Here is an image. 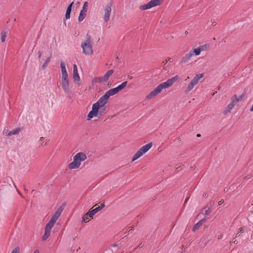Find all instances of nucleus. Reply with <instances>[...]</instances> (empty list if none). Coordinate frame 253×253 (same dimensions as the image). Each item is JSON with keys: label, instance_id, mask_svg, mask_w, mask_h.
Returning <instances> with one entry per match:
<instances>
[{"label": "nucleus", "instance_id": "7c9ffc66", "mask_svg": "<svg viewBox=\"0 0 253 253\" xmlns=\"http://www.w3.org/2000/svg\"><path fill=\"white\" fill-rule=\"evenodd\" d=\"M11 253H20V249L19 247H16L13 249Z\"/></svg>", "mask_w": 253, "mask_h": 253}, {"label": "nucleus", "instance_id": "8fccbe9b", "mask_svg": "<svg viewBox=\"0 0 253 253\" xmlns=\"http://www.w3.org/2000/svg\"><path fill=\"white\" fill-rule=\"evenodd\" d=\"M131 231H132V229H130V230L128 231V233H130V232H131Z\"/></svg>", "mask_w": 253, "mask_h": 253}, {"label": "nucleus", "instance_id": "0eeeda50", "mask_svg": "<svg viewBox=\"0 0 253 253\" xmlns=\"http://www.w3.org/2000/svg\"><path fill=\"white\" fill-rule=\"evenodd\" d=\"M204 77L203 74H197L191 80L185 89V92L188 93L192 90L194 86L199 83L200 80Z\"/></svg>", "mask_w": 253, "mask_h": 253}, {"label": "nucleus", "instance_id": "9d476101", "mask_svg": "<svg viewBox=\"0 0 253 253\" xmlns=\"http://www.w3.org/2000/svg\"><path fill=\"white\" fill-rule=\"evenodd\" d=\"M127 84V81H125L123 82L121 84L118 85L117 87L112 88L108 90L105 92V94L107 95L109 97L113 96L115 94H117L120 91L124 89L126 85Z\"/></svg>", "mask_w": 253, "mask_h": 253}, {"label": "nucleus", "instance_id": "6ab92c4d", "mask_svg": "<svg viewBox=\"0 0 253 253\" xmlns=\"http://www.w3.org/2000/svg\"><path fill=\"white\" fill-rule=\"evenodd\" d=\"M20 130H21V128H16L15 129H13L11 131H9L7 135L8 136H11L12 135L17 134H18L19 133Z\"/></svg>", "mask_w": 253, "mask_h": 253}, {"label": "nucleus", "instance_id": "cd10ccee", "mask_svg": "<svg viewBox=\"0 0 253 253\" xmlns=\"http://www.w3.org/2000/svg\"><path fill=\"white\" fill-rule=\"evenodd\" d=\"M87 214H88L89 217L90 218H92L93 216L95 214V212L93 211L91 209L87 212Z\"/></svg>", "mask_w": 253, "mask_h": 253}, {"label": "nucleus", "instance_id": "e433bc0d", "mask_svg": "<svg viewBox=\"0 0 253 253\" xmlns=\"http://www.w3.org/2000/svg\"><path fill=\"white\" fill-rule=\"evenodd\" d=\"M38 54H39L38 57H39V58H40L42 56V52L40 51H39Z\"/></svg>", "mask_w": 253, "mask_h": 253}, {"label": "nucleus", "instance_id": "20e7f679", "mask_svg": "<svg viewBox=\"0 0 253 253\" xmlns=\"http://www.w3.org/2000/svg\"><path fill=\"white\" fill-rule=\"evenodd\" d=\"M86 159V156L83 152H79L76 154L73 157V161L69 164L68 167L70 169H78L81 164V162Z\"/></svg>", "mask_w": 253, "mask_h": 253}, {"label": "nucleus", "instance_id": "c85d7f7f", "mask_svg": "<svg viewBox=\"0 0 253 253\" xmlns=\"http://www.w3.org/2000/svg\"><path fill=\"white\" fill-rule=\"evenodd\" d=\"M244 232V230L242 227L240 228L238 230V233L236 235V237H238L240 236L239 233H242Z\"/></svg>", "mask_w": 253, "mask_h": 253}, {"label": "nucleus", "instance_id": "79ce46f5", "mask_svg": "<svg viewBox=\"0 0 253 253\" xmlns=\"http://www.w3.org/2000/svg\"><path fill=\"white\" fill-rule=\"evenodd\" d=\"M45 143H44V145H46L47 143L49 141V140H48V139H46L45 140Z\"/></svg>", "mask_w": 253, "mask_h": 253}, {"label": "nucleus", "instance_id": "bb28decb", "mask_svg": "<svg viewBox=\"0 0 253 253\" xmlns=\"http://www.w3.org/2000/svg\"><path fill=\"white\" fill-rule=\"evenodd\" d=\"M88 5V2L87 1H85L84 2V5H83V8H82V10L84 11H85V12H87Z\"/></svg>", "mask_w": 253, "mask_h": 253}, {"label": "nucleus", "instance_id": "a18cd8bd", "mask_svg": "<svg viewBox=\"0 0 253 253\" xmlns=\"http://www.w3.org/2000/svg\"><path fill=\"white\" fill-rule=\"evenodd\" d=\"M142 246H143V245H142V244H140L139 245V247L140 248H141Z\"/></svg>", "mask_w": 253, "mask_h": 253}, {"label": "nucleus", "instance_id": "ea45409f", "mask_svg": "<svg viewBox=\"0 0 253 253\" xmlns=\"http://www.w3.org/2000/svg\"><path fill=\"white\" fill-rule=\"evenodd\" d=\"M172 61V59L170 58H167V62H168V61Z\"/></svg>", "mask_w": 253, "mask_h": 253}, {"label": "nucleus", "instance_id": "37998d69", "mask_svg": "<svg viewBox=\"0 0 253 253\" xmlns=\"http://www.w3.org/2000/svg\"><path fill=\"white\" fill-rule=\"evenodd\" d=\"M118 245V244H115L112 245L111 246L113 247H117Z\"/></svg>", "mask_w": 253, "mask_h": 253}, {"label": "nucleus", "instance_id": "a878e982", "mask_svg": "<svg viewBox=\"0 0 253 253\" xmlns=\"http://www.w3.org/2000/svg\"><path fill=\"white\" fill-rule=\"evenodd\" d=\"M190 51H193V55L195 54L196 56H198V55H200V53L201 52L199 47H198L197 48H195L193 50H191Z\"/></svg>", "mask_w": 253, "mask_h": 253}, {"label": "nucleus", "instance_id": "a211bd4d", "mask_svg": "<svg viewBox=\"0 0 253 253\" xmlns=\"http://www.w3.org/2000/svg\"><path fill=\"white\" fill-rule=\"evenodd\" d=\"M114 73V70H110L108 71L107 72V73L104 75L103 77V81H106L107 82L109 78Z\"/></svg>", "mask_w": 253, "mask_h": 253}, {"label": "nucleus", "instance_id": "de8ad7c7", "mask_svg": "<svg viewBox=\"0 0 253 253\" xmlns=\"http://www.w3.org/2000/svg\"><path fill=\"white\" fill-rule=\"evenodd\" d=\"M189 77H188L187 78V79H186L185 81L189 80Z\"/></svg>", "mask_w": 253, "mask_h": 253}, {"label": "nucleus", "instance_id": "2f4dec72", "mask_svg": "<svg viewBox=\"0 0 253 253\" xmlns=\"http://www.w3.org/2000/svg\"><path fill=\"white\" fill-rule=\"evenodd\" d=\"M45 139V138L44 137H40L39 140V143L42 145H43V140Z\"/></svg>", "mask_w": 253, "mask_h": 253}, {"label": "nucleus", "instance_id": "c03bdc74", "mask_svg": "<svg viewBox=\"0 0 253 253\" xmlns=\"http://www.w3.org/2000/svg\"><path fill=\"white\" fill-rule=\"evenodd\" d=\"M16 190H17L18 193L22 197V195H21L20 192L18 191V190L17 188H16Z\"/></svg>", "mask_w": 253, "mask_h": 253}, {"label": "nucleus", "instance_id": "aec40b11", "mask_svg": "<svg viewBox=\"0 0 253 253\" xmlns=\"http://www.w3.org/2000/svg\"><path fill=\"white\" fill-rule=\"evenodd\" d=\"M86 12H85V11H82V10H81L80 11V14H79V18H78V21L80 22H82L84 19V18L85 17V16L86 15Z\"/></svg>", "mask_w": 253, "mask_h": 253}, {"label": "nucleus", "instance_id": "423d86ee", "mask_svg": "<svg viewBox=\"0 0 253 253\" xmlns=\"http://www.w3.org/2000/svg\"><path fill=\"white\" fill-rule=\"evenodd\" d=\"M152 146L151 142L144 145L140 148L133 155L132 158V161H134L146 153Z\"/></svg>", "mask_w": 253, "mask_h": 253}, {"label": "nucleus", "instance_id": "ddd939ff", "mask_svg": "<svg viewBox=\"0 0 253 253\" xmlns=\"http://www.w3.org/2000/svg\"><path fill=\"white\" fill-rule=\"evenodd\" d=\"M113 6V2L112 1L110 2L108 4H107L104 9V20L105 22H107L110 20V17L111 12L112 11V7Z\"/></svg>", "mask_w": 253, "mask_h": 253}, {"label": "nucleus", "instance_id": "b1692460", "mask_svg": "<svg viewBox=\"0 0 253 253\" xmlns=\"http://www.w3.org/2000/svg\"><path fill=\"white\" fill-rule=\"evenodd\" d=\"M89 218L88 214L86 213L82 217V222H88L89 221Z\"/></svg>", "mask_w": 253, "mask_h": 253}, {"label": "nucleus", "instance_id": "c756f323", "mask_svg": "<svg viewBox=\"0 0 253 253\" xmlns=\"http://www.w3.org/2000/svg\"><path fill=\"white\" fill-rule=\"evenodd\" d=\"M211 211H212V210L211 209V208H208V209L207 210H206L205 211V215H210L211 214Z\"/></svg>", "mask_w": 253, "mask_h": 253}, {"label": "nucleus", "instance_id": "2eb2a0df", "mask_svg": "<svg viewBox=\"0 0 253 253\" xmlns=\"http://www.w3.org/2000/svg\"><path fill=\"white\" fill-rule=\"evenodd\" d=\"M192 56H193V51H189L182 58L179 64L183 65L188 63Z\"/></svg>", "mask_w": 253, "mask_h": 253}, {"label": "nucleus", "instance_id": "412c9836", "mask_svg": "<svg viewBox=\"0 0 253 253\" xmlns=\"http://www.w3.org/2000/svg\"><path fill=\"white\" fill-rule=\"evenodd\" d=\"M60 67L61 69V74H66L67 73L66 69V66L64 62L63 61H61L60 63Z\"/></svg>", "mask_w": 253, "mask_h": 253}, {"label": "nucleus", "instance_id": "864d4df0", "mask_svg": "<svg viewBox=\"0 0 253 253\" xmlns=\"http://www.w3.org/2000/svg\"><path fill=\"white\" fill-rule=\"evenodd\" d=\"M200 136V134H197V136H198V137H199V136Z\"/></svg>", "mask_w": 253, "mask_h": 253}, {"label": "nucleus", "instance_id": "7ed1b4c3", "mask_svg": "<svg viewBox=\"0 0 253 253\" xmlns=\"http://www.w3.org/2000/svg\"><path fill=\"white\" fill-rule=\"evenodd\" d=\"M179 79L177 75L168 79L166 82H164L158 85L154 90L151 91L146 97L147 100H150L155 96L159 94L163 89L167 88L173 85Z\"/></svg>", "mask_w": 253, "mask_h": 253}, {"label": "nucleus", "instance_id": "09e8293b", "mask_svg": "<svg viewBox=\"0 0 253 253\" xmlns=\"http://www.w3.org/2000/svg\"><path fill=\"white\" fill-rule=\"evenodd\" d=\"M189 77H188L187 78V79H186L185 81L189 80Z\"/></svg>", "mask_w": 253, "mask_h": 253}, {"label": "nucleus", "instance_id": "58836bf2", "mask_svg": "<svg viewBox=\"0 0 253 253\" xmlns=\"http://www.w3.org/2000/svg\"><path fill=\"white\" fill-rule=\"evenodd\" d=\"M33 253H39V251L38 249H36L34 250Z\"/></svg>", "mask_w": 253, "mask_h": 253}, {"label": "nucleus", "instance_id": "5fc2aeb1", "mask_svg": "<svg viewBox=\"0 0 253 253\" xmlns=\"http://www.w3.org/2000/svg\"><path fill=\"white\" fill-rule=\"evenodd\" d=\"M24 190H25V191H27V190H26V189L25 188H24Z\"/></svg>", "mask_w": 253, "mask_h": 253}, {"label": "nucleus", "instance_id": "9b49d317", "mask_svg": "<svg viewBox=\"0 0 253 253\" xmlns=\"http://www.w3.org/2000/svg\"><path fill=\"white\" fill-rule=\"evenodd\" d=\"M241 98L242 97L241 96L237 98L236 95H234L231 99L230 103L229 104L227 107L223 110V114L224 115H226L227 114L230 113L231 110L235 106L236 103L241 100Z\"/></svg>", "mask_w": 253, "mask_h": 253}, {"label": "nucleus", "instance_id": "f03ea898", "mask_svg": "<svg viewBox=\"0 0 253 253\" xmlns=\"http://www.w3.org/2000/svg\"><path fill=\"white\" fill-rule=\"evenodd\" d=\"M65 208V204H62L56 210L54 214L52 216L51 219L46 224L44 228V234L42 237V240L45 241L50 235L51 230L56 223L58 218L61 215L64 209Z\"/></svg>", "mask_w": 253, "mask_h": 253}, {"label": "nucleus", "instance_id": "49530a36", "mask_svg": "<svg viewBox=\"0 0 253 253\" xmlns=\"http://www.w3.org/2000/svg\"><path fill=\"white\" fill-rule=\"evenodd\" d=\"M208 195L207 193H206V194L204 195V196H205V197H208Z\"/></svg>", "mask_w": 253, "mask_h": 253}, {"label": "nucleus", "instance_id": "4c0bfd02", "mask_svg": "<svg viewBox=\"0 0 253 253\" xmlns=\"http://www.w3.org/2000/svg\"><path fill=\"white\" fill-rule=\"evenodd\" d=\"M99 207L101 208V210H102L105 207V205L104 204H101V206Z\"/></svg>", "mask_w": 253, "mask_h": 253}, {"label": "nucleus", "instance_id": "4be33fe9", "mask_svg": "<svg viewBox=\"0 0 253 253\" xmlns=\"http://www.w3.org/2000/svg\"><path fill=\"white\" fill-rule=\"evenodd\" d=\"M50 61V57H49L46 59V60L45 61V62H44L43 65H42V70H44L46 68V67L47 66Z\"/></svg>", "mask_w": 253, "mask_h": 253}, {"label": "nucleus", "instance_id": "393cba45", "mask_svg": "<svg viewBox=\"0 0 253 253\" xmlns=\"http://www.w3.org/2000/svg\"><path fill=\"white\" fill-rule=\"evenodd\" d=\"M1 41L2 42H4L5 41V38L6 37V33L5 31L1 32Z\"/></svg>", "mask_w": 253, "mask_h": 253}, {"label": "nucleus", "instance_id": "1a4fd4ad", "mask_svg": "<svg viewBox=\"0 0 253 253\" xmlns=\"http://www.w3.org/2000/svg\"><path fill=\"white\" fill-rule=\"evenodd\" d=\"M61 86L65 93H70L68 73L62 74Z\"/></svg>", "mask_w": 253, "mask_h": 253}, {"label": "nucleus", "instance_id": "6e6552de", "mask_svg": "<svg viewBox=\"0 0 253 253\" xmlns=\"http://www.w3.org/2000/svg\"><path fill=\"white\" fill-rule=\"evenodd\" d=\"M204 77L203 74H197L191 80L185 89V92L188 93L192 90L194 86L199 83L200 80Z\"/></svg>", "mask_w": 253, "mask_h": 253}, {"label": "nucleus", "instance_id": "39448f33", "mask_svg": "<svg viewBox=\"0 0 253 253\" xmlns=\"http://www.w3.org/2000/svg\"><path fill=\"white\" fill-rule=\"evenodd\" d=\"M81 46L83 48V52L84 54L91 55L93 53L91 38L88 34L86 35L85 40L82 42Z\"/></svg>", "mask_w": 253, "mask_h": 253}, {"label": "nucleus", "instance_id": "a19ab883", "mask_svg": "<svg viewBox=\"0 0 253 253\" xmlns=\"http://www.w3.org/2000/svg\"><path fill=\"white\" fill-rule=\"evenodd\" d=\"M91 210L92 211H93L94 212H95V214H96L97 212H98L96 211V210H95V208H94V209H91Z\"/></svg>", "mask_w": 253, "mask_h": 253}, {"label": "nucleus", "instance_id": "4468645a", "mask_svg": "<svg viewBox=\"0 0 253 253\" xmlns=\"http://www.w3.org/2000/svg\"><path fill=\"white\" fill-rule=\"evenodd\" d=\"M73 80L78 84L80 85V77L78 72V67L76 64L73 65Z\"/></svg>", "mask_w": 253, "mask_h": 253}, {"label": "nucleus", "instance_id": "603ef678", "mask_svg": "<svg viewBox=\"0 0 253 253\" xmlns=\"http://www.w3.org/2000/svg\"><path fill=\"white\" fill-rule=\"evenodd\" d=\"M221 238H222V237H221V236H219V237H218V239H221Z\"/></svg>", "mask_w": 253, "mask_h": 253}, {"label": "nucleus", "instance_id": "f8f14e48", "mask_svg": "<svg viewBox=\"0 0 253 253\" xmlns=\"http://www.w3.org/2000/svg\"><path fill=\"white\" fill-rule=\"evenodd\" d=\"M162 0H151L148 3L140 5L139 8L141 10H145L154 6L160 5Z\"/></svg>", "mask_w": 253, "mask_h": 253}, {"label": "nucleus", "instance_id": "473e14b6", "mask_svg": "<svg viewBox=\"0 0 253 253\" xmlns=\"http://www.w3.org/2000/svg\"><path fill=\"white\" fill-rule=\"evenodd\" d=\"M103 77H99L97 79V82L99 83L106 82V81H103Z\"/></svg>", "mask_w": 253, "mask_h": 253}, {"label": "nucleus", "instance_id": "f3484780", "mask_svg": "<svg viewBox=\"0 0 253 253\" xmlns=\"http://www.w3.org/2000/svg\"><path fill=\"white\" fill-rule=\"evenodd\" d=\"M73 2H72V3H71L69 6H68L67 9H66V14H65V19H68L70 18V13H71V9H72V5L73 4Z\"/></svg>", "mask_w": 253, "mask_h": 253}, {"label": "nucleus", "instance_id": "f257e3e1", "mask_svg": "<svg viewBox=\"0 0 253 253\" xmlns=\"http://www.w3.org/2000/svg\"><path fill=\"white\" fill-rule=\"evenodd\" d=\"M109 97L105 93L96 103L93 104L92 110L87 115L88 120H91V119L95 116H101L103 114L105 113L106 109V107L105 105L108 102Z\"/></svg>", "mask_w": 253, "mask_h": 253}, {"label": "nucleus", "instance_id": "f704fd0d", "mask_svg": "<svg viewBox=\"0 0 253 253\" xmlns=\"http://www.w3.org/2000/svg\"><path fill=\"white\" fill-rule=\"evenodd\" d=\"M232 243H234L237 244L238 242V241L234 238L232 240Z\"/></svg>", "mask_w": 253, "mask_h": 253}, {"label": "nucleus", "instance_id": "3c124183", "mask_svg": "<svg viewBox=\"0 0 253 253\" xmlns=\"http://www.w3.org/2000/svg\"><path fill=\"white\" fill-rule=\"evenodd\" d=\"M129 79H131L132 78V76H129Z\"/></svg>", "mask_w": 253, "mask_h": 253}, {"label": "nucleus", "instance_id": "5701e85b", "mask_svg": "<svg viewBox=\"0 0 253 253\" xmlns=\"http://www.w3.org/2000/svg\"><path fill=\"white\" fill-rule=\"evenodd\" d=\"M210 47L209 44H205L202 45H200L199 47L201 51H206L209 49Z\"/></svg>", "mask_w": 253, "mask_h": 253}, {"label": "nucleus", "instance_id": "dca6fc26", "mask_svg": "<svg viewBox=\"0 0 253 253\" xmlns=\"http://www.w3.org/2000/svg\"><path fill=\"white\" fill-rule=\"evenodd\" d=\"M206 220V219L204 218L200 220L198 223L195 224L193 227V231H195L196 230L198 229L203 225V224L205 222Z\"/></svg>", "mask_w": 253, "mask_h": 253}, {"label": "nucleus", "instance_id": "72a5a7b5", "mask_svg": "<svg viewBox=\"0 0 253 253\" xmlns=\"http://www.w3.org/2000/svg\"><path fill=\"white\" fill-rule=\"evenodd\" d=\"M97 206H98L97 205H95V206H94L93 208L96 207L95 209L96 210V211L97 212H98V211H100L101 210V208H100V207Z\"/></svg>", "mask_w": 253, "mask_h": 253}, {"label": "nucleus", "instance_id": "c9c22d12", "mask_svg": "<svg viewBox=\"0 0 253 253\" xmlns=\"http://www.w3.org/2000/svg\"><path fill=\"white\" fill-rule=\"evenodd\" d=\"M224 202V201L223 200H221L220 201H219L218 203V205H221V204H222V203Z\"/></svg>", "mask_w": 253, "mask_h": 253}]
</instances>
